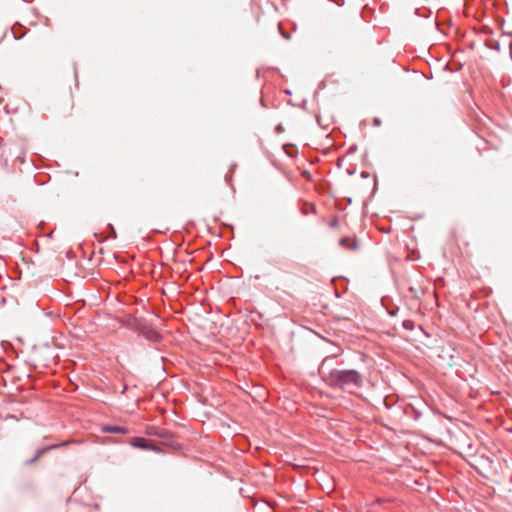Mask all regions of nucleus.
Listing matches in <instances>:
<instances>
[{"label":"nucleus","mask_w":512,"mask_h":512,"mask_svg":"<svg viewBox=\"0 0 512 512\" xmlns=\"http://www.w3.org/2000/svg\"><path fill=\"white\" fill-rule=\"evenodd\" d=\"M157 437L163 440V444L172 445L173 435L168 430L160 428V430H157Z\"/></svg>","instance_id":"nucleus-7"},{"label":"nucleus","mask_w":512,"mask_h":512,"mask_svg":"<svg viewBox=\"0 0 512 512\" xmlns=\"http://www.w3.org/2000/svg\"><path fill=\"white\" fill-rule=\"evenodd\" d=\"M141 333L149 341L159 342L161 340L160 333L150 326H143L141 329Z\"/></svg>","instance_id":"nucleus-3"},{"label":"nucleus","mask_w":512,"mask_h":512,"mask_svg":"<svg viewBox=\"0 0 512 512\" xmlns=\"http://www.w3.org/2000/svg\"><path fill=\"white\" fill-rule=\"evenodd\" d=\"M337 355L325 357L320 365V373L330 387L339 388L343 391L352 392L363 386V377L355 369H334L332 362Z\"/></svg>","instance_id":"nucleus-1"},{"label":"nucleus","mask_w":512,"mask_h":512,"mask_svg":"<svg viewBox=\"0 0 512 512\" xmlns=\"http://www.w3.org/2000/svg\"><path fill=\"white\" fill-rule=\"evenodd\" d=\"M69 442L68 441H63V442H60V443H56V444H52L50 446H47V447H44V448H41V449H38L36 454H35V457L37 459H39L41 456H43L46 452L50 451V450H53V449H56V448H59V447H63V446H66Z\"/></svg>","instance_id":"nucleus-6"},{"label":"nucleus","mask_w":512,"mask_h":512,"mask_svg":"<svg viewBox=\"0 0 512 512\" xmlns=\"http://www.w3.org/2000/svg\"><path fill=\"white\" fill-rule=\"evenodd\" d=\"M283 130H284V129H283V127H282V125H281V124H279V125L276 127V131H277V132H282Z\"/></svg>","instance_id":"nucleus-12"},{"label":"nucleus","mask_w":512,"mask_h":512,"mask_svg":"<svg viewBox=\"0 0 512 512\" xmlns=\"http://www.w3.org/2000/svg\"><path fill=\"white\" fill-rule=\"evenodd\" d=\"M385 501H386V499H384V498H378V499L376 500V502H377L378 504H381V503H383V502H385Z\"/></svg>","instance_id":"nucleus-14"},{"label":"nucleus","mask_w":512,"mask_h":512,"mask_svg":"<svg viewBox=\"0 0 512 512\" xmlns=\"http://www.w3.org/2000/svg\"><path fill=\"white\" fill-rule=\"evenodd\" d=\"M381 124V120L379 118L374 119V125L379 126Z\"/></svg>","instance_id":"nucleus-11"},{"label":"nucleus","mask_w":512,"mask_h":512,"mask_svg":"<svg viewBox=\"0 0 512 512\" xmlns=\"http://www.w3.org/2000/svg\"><path fill=\"white\" fill-rule=\"evenodd\" d=\"M340 245L349 250H357L359 243L355 238L343 237L339 241Z\"/></svg>","instance_id":"nucleus-4"},{"label":"nucleus","mask_w":512,"mask_h":512,"mask_svg":"<svg viewBox=\"0 0 512 512\" xmlns=\"http://www.w3.org/2000/svg\"><path fill=\"white\" fill-rule=\"evenodd\" d=\"M126 390H127V385H125V386L122 388L121 393H122V394H124V393L126 392Z\"/></svg>","instance_id":"nucleus-15"},{"label":"nucleus","mask_w":512,"mask_h":512,"mask_svg":"<svg viewBox=\"0 0 512 512\" xmlns=\"http://www.w3.org/2000/svg\"><path fill=\"white\" fill-rule=\"evenodd\" d=\"M38 459L34 456L32 459L26 461V465H32L35 463Z\"/></svg>","instance_id":"nucleus-9"},{"label":"nucleus","mask_w":512,"mask_h":512,"mask_svg":"<svg viewBox=\"0 0 512 512\" xmlns=\"http://www.w3.org/2000/svg\"><path fill=\"white\" fill-rule=\"evenodd\" d=\"M157 430H160V428H158V427H150V428H148L147 433H148L149 435H155V436H157Z\"/></svg>","instance_id":"nucleus-8"},{"label":"nucleus","mask_w":512,"mask_h":512,"mask_svg":"<svg viewBox=\"0 0 512 512\" xmlns=\"http://www.w3.org/2000/svg\"><path fill=\"white\" fill-rule=\"evenodd\" d=\"M362 176H363V177H366V176H367V174H366L365 172H362Z\"/></svg>","instance_id":"nucleus-16"},{"label":"nucleus","mask_w":512,"mask_h":512,"mask_svg":"<svg viewBox=\"0 0 512 512\" xmlns=\"http://www.w3.org/2000/svg\"><path fill=\"white\" fill-rule=\"evenodd\" d=\"M337 225H338V222H337V220H336V219H335V220H333V221L330 223V226H331V227H336Z\"/></svg>","instance_id":"nucleus-13"},{"label":"nucleus","mask_w":512,"mask_h":512,"mask_svg":"<svg viewBox=\"0 0 512 512\" xmlns=\"http://www.w3.org/2000/svg\"><path fill=\"white\" fill-rule=\"evenodd\" d=\"M413 326V324L410 322V321H406L404 322V327L407 328V329H411Z\"/></svg>","instance_id":"nucleus-10"},{"label":"nucleus","mask_w":512,"mask_h":512,"mask_svg":"<svg viewBox=\"0 0 512 512\" xmlns=\"http://www.w3.org/2000/svg\"><path fill=\"white\" fill-rule=\"evenodd\" d=\"M131 445L135 448H140V449H144V450H154V451L158 450L157 446H155L153 443H151L149 440H147L144 437H135L132 440Z\"/></svg>","instance_id":"nucleus-2"},{"label":"nucleus","mask_w":512,"mask_h":512,"mask_svg":"<svg viewBox=\"0 0 512 512\" xmlns=\"http://www.w3.org/2000/svg\"><path fill=\"white\" fill-rule=\"evenodd\" d=\"M102 431L106 432V433L126 434V433H128V428L125 426H118V425H105L102 427Z\"/></svg>","instance_id":"nucleus-5"}]
</instances>
